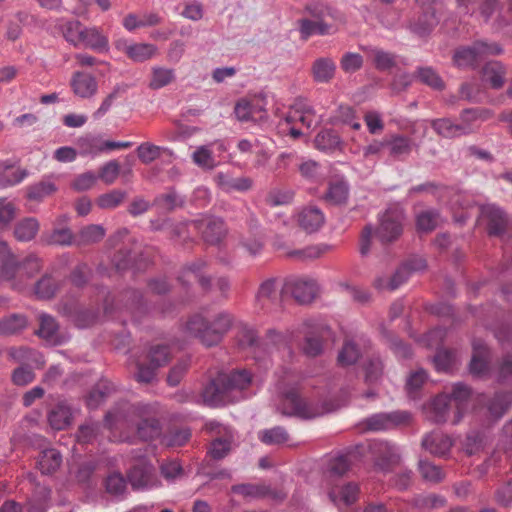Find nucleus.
I'll return each mask as SVG.
<instances>
[{
  "mask_svg": "<svg viewBox=\"0 0 512 512\" xmlns=\"http://www.w3.org/2000/svg\"><path fill=\"white\" fill-rule=\"evenodd\" d=\"M233 324V316L222 311L213 321L207 320L201 314L192 315L186 322V332L198 339L206 347L218 345Z\"/></svg>",
  "mask_w": 512,
  "mask_h": 512,
  "instance_id": "f257e3e1",
  "label": "nucleus"
},
{
  "mask_svg": "<svg viewBox=\"0 0 512 512\" xmlns=\"http://www.w3.org/2000/svg\"><path fill=\"white\" fill-rule=\"evenodd\" d=\"M282 414L301 420H312L322 416L324 412L317 402L302 396L297 387L291 386L283 392Z\"/></svg>",
  "mask_w": 512,
  "mask_h": 512,
  "instance_id": "f03ea898",
  "label": "nucleus"
},
{
  "mask_svg": "<svg viewBox=\"0 0 512 512\" xmlns=\"http://www.w3.org/2000/svg\"><path fill=\"white\" fill-rule=\"evenodd\" d=\"M414 415L407 410H394L390 412H378L364 418L362 425L365 430L371 432H387L406 427L413 422Z\"/></svg>",
  "mask_w": 512,
  "mask_h": 512,
  "instance_id": "7ed1b4c3",
  "label": "nucleus"
},
{
  "mask_svg": "<svg viewBox=\"0 0 512 512\" xmlns=\"http://www.w3.org/2000/svg\"><path fill=\"white\" fill-rule=\"evenodd\" d=\"M404 213L399 206L388 208L379 218L380 224L375 231L376 237L383 243L396 241L403 233Z\"/></svg>",
  "mask_w": 512,
  "mask_h": 512,
  "instance_id": "20e7f679",
  "label": "nucleus"
},
{
  "mask_svg": "<svg viewBox=\"0 0 512 512\" xmlns=\"http://www.w3.org/2000/svg\"><path fill=\"white\" fill-rule=\"evenodd\" d=\"M129 483L134 490H149L160 486L156 468L147 461H138L129 469Z\"/></svg>",
  "mask_w": 512,
  "mask_h": 512,
  "instance_id": "39448f33",
  "label": "nucleus"
},
{
  "mask_svg": "<svg viewBox=\"0 0 512 512\" xmlns=\"http://www.w3.org/2000/svg\"><path fill=\"white\" fill-rule=\"evenodd\" d=\"M282 294L292 296L300 304H308L316 297L317 283L312 279L289 277L284 282Z\"/></svg>",
  "mask_w": 512,
  "mask_h": 512,
  "instance_id": "423d86ee",
  "label": "nucleus"
},
{
  "mask_svg": "<svg viewBox=\"0 0 512 512\" xmlns=\"http://www.w3.org/2000/svg\"><path fill=\"white\" fill-rule=\"evenodd\" d=\"M415 271L416 259L409 258L400 264L392 276H377L373 285L378 291H395L404 284Z\"/></svg>",
  "mask_w": 512,
  "mask_h": 512,
  "instance_id": "0eeeda50",
  "label": "nucleus"
},
{
  "mask_svg": "<svg viewBox=\"0 0 512 512\" xmlns=\"http://www.w3.org/2000/svg\"><path fill=\"white\" fill-rule=\"evenodd\" d=\"M374 457L375 465L382 471H388L399 462L398 448L388 441L375 440L367 447Z\"/></svg>",
  "mask_w": 512,
  "mask_h": 512,
  "instance_id": "6e6552de",
  "label": "nucleus"
},
{
  "mask_svg": "<svg viewBox=\"0 0 512 512\" xmlns=\"http://www.w3.org/2000/svg\"><path fill=\"white\" fill-rule=\"evenodd\" d=\"M481 216L487 221L489 235L499 236L504 239L510 230V220L499 207L489 204L481 208Z\"/></svg>",
  "mask_w": 512,
  "mask_h": 512,
  "instance_id": "1a4fd4ad",
  "label": "nucleus"
},
{
  "mask_svg": "<svg viewBox=\"0 0 512 512\" xmlns=\"http://www.w3.org/2000/svg\"><path fill=\"white\" fill-rule=\"evenodd\" d=\"M115 47L123 52L134 62H145L153 58L157 53V46L150 43H131L127 39H118L115 41Z\"/></svg>",
  "mask_w": 512,
  "mask_h": 512,
  "instance_id": "9d476101",
  "label": "nucleus"
},
{
  "mask_svg": "<svg viewBox=\"0 0 512 512\" xmlns=\"http://www.w3.org/2000/svg\"><path fill=\"white\" fill-rule=\"evenodd\" d=\"M480 74L484 85L494 90H500L506 83L508 67L501 61L491 60L482 66Z\"/></svg>",
  "mask_w": 512,
  "mask_h": 512,
  "instance_id": "9b49d317",
  "label": "nucleus"
},
{
  "mask_svg": "<svg viewBox=\"0 0 512 512\" xmlns=\"http://www.w3.org/2000/svg\"><path fill=\"white\" fill-rule=\"evenodd\" d=\"M230 390L226 385L223 374L211 379L203 388L202 397L204 402L211 407L224 405Z\"/></svg>",
  "mask_w": 512,
  "mask_h": 512,
  "instance_id": "f8f14e48",
  "label": "nucleus"
},
{
  "mask_svg": "<svg viewBox=\"0 0 512 512\" xmlns=\"http://www.w3.org/2000/svg\"><path fill=\"white\" fill-rule=\"evenodd\" d=\"M231 491L246 498L261 499L269 497L277 500L284 499V495L281 492L272 489L271 486L264 483L235 484L231 487Z\"/></svg>",
  "mask_w": 512,
  "mask_h": 512,
  "instance_id": "ddd939ff",
  "label": "nucleus"
},
{
  "mask_svg": "<svg viewBox=\"0 0 512 512\" xmlns=\"http://www.w3.org/2000/svg\"><path fill=\"white\" fill-rule=\"evenodd\" d=\"M350 194V184L343 176H335L329 180L324 200L334 206L347 204Z\"/></svg>",
  "mask_w": 512,
  "mask_h": 512,
  "instance_id": "4468645a",
  "label": "nucleus"
},
{
  "mask_svg": "<svg viewBox=\"0 0 512 512\" xmlns=\"http://www.w3.org/2000/svg\"><path fill=\"white\" fill-rule=\"evenodd\" d=\"M195 226L201 233L203 240L208 244H218L224 236V222L220 218L205 217L195 221Z\"/></svg>",
  "mask_w": 512,
  "mask_h": 512,
  "instance_id": "2eb2a0df",
  "label": "nucleus"
},
{
  "mask_svg": "<svg viewBox=\"0 0 512 512\" xmlns=\"http://www.w3.org/2000/svg\"><path fill=\"white\" fill-rule=\"evenodd\" d=\"M448 396L450 403L454 407L452 424H458L467 410L471 389L465 384L456 383L453 385L451 394Z\"/></svg>",
  "mask_w": 512,
  "mask_h": 512,
  "instance_id": "dca6fc26",
  "label": "nucleus"
},
{
  "mask_svg": "<svg viewBox=\"0 0 512 512\" xmlns=\"http://www.w3.org/2000/svg\"><path fill=\"white\" fill-rule=\"evenodd\" d=\"M121 297L125 308L135 319L140 320L150 312V306L140 290L134 288L125 289Z\"/></svg>",
  "mask_w": 512,
  "mask_h": 512,
  "instance_id": "f3484780",
  "label": "nucleus"
},
{
  "mask_svg": "<svg viewBox=\"0 0 512 512\" xmlns=\"http://www.w3.org/2000/svg\"><path fill=\"white\" fill-rule=\"evenodd\" d=\"M145 409V405H133V410L139 414V416H141V419L137 424V435L143 441H150L161 434L162 427L160 421L157 418L143 416Z\"/></svg>",
  "mask_w": 512,
  "mask_h": 512,
  "instance_id": "a211bd4d",
  "label": "nucleus"
},
{
  "mask_svg": "<svg viewBox=\"0 0 512 512\" xmlns=\"http://www.w3.org/2000/svg\"><path fill=\"white\" fill-rule=\"evenodd\" d=\"M70 85L74 94L83 99L91 98L98 90L96 78L93 75L82 71H76L73 73Z\"/></svg>",
  "mask_w": 512,
  "mask_h": 512,
  "instance_id": "6ab92c4d",
  "label": "nucleus"
},
{
  "mask_svg": "<svg viewBox=\"0 0 512 512\" xmlns=\"http://www.w3.org/2000/svg\"><path fill=\"white\" fill-rule=\"evenodd\" d=\"M363 448V445L348 447L344 452L332 458L328 464L329 472L335 476L344 475L350 469L351 464L358 460L360 450Z\"/></svg>",
  "mask_w": 512,
  "mask_h": 512,
  "instance_id": "aec40b11",
  "label": "nucleus"
},
{
  "mask_svg": "<svg viewBox=\"0 0 512 512\" xmlns=\"http://www.w3.org/2000/svg\"><path fill=\"white\" fill-rule=\"evenodd\" d=\"M454 407L450 403L448 394L436 396L428 407V417L435 423H452Z\"/></svg>",
  "mask_w": 512,
  "mask_h": 512,
  "instance_id": "412c9836",
  "label": "nucleus"
},
{
  "mask_svg": "<svg viewBox=\"0 0 512 512\" xmlns=\"http://www.w3.org/2000/svg\"><path fill=\"white\" fill-rule=\"evenodd\" d=\"M73 419V408L66 401H59L49 411L47 420L54 430H64Z\"/></svg>",
  "mask_w": 512,
  "mask_h": 512,
  "instance_id": "4be33fe9",
  "label": "nucleus"
},
{
  "mask_svg": "<svg viewBox=\"0 0 512 512\" xmlns=\"http://www.w3.org/2000/svg\"><path fill=\"white\" fill-rule=\"evenodd\" d=\"M298 31L301 40H308L310 37L319 35H332L335 32L333 24L327 21H316L310 18H301L298 20Z\"/></svg>",
  "mask_w": 512,
  "mask_h": 512,
  "instance_id": "5701e85b",
  "label": "nucleus"
},
{
  "mask_svg": "<svg viewBox=\"0 0 512 512\" xmlns=\"http://www.w3.org/2000/svg\"><path fill=\"white\" fill-rule=\"evenodd\" d=\"M452 444V439L441 431H433L422 439V447L436 456H444Z\"/></svg>",
  "mask_w": 512,
  "mask_h": 512,
  "instance_id": "b1692460",
  "label": "nucleus"
},
{
  "mask_svg": "<svg viewBox=\"0 0 512 512\" xmlns=\"http://www.w3.org/2000/svg\"><path fill=\"white\" fill-rule=\"evenodd\" d=\"M470 373L474 376H484L489 369V350L480 340L473 342V355L470 361Z\"/></svg>",
  "mask_w": 512,
  "mask_h": 512,
  "instance_id": "393cba45",
  "label": "nucleus"
},
{
  "mask_svg": "<svg viewBox=\"0 0 512 512\" xmlns=\"http://www.w3.org/2000/svg\"><path fill=\"white\" fill-rule=\"evenodd\" d=\"M421 3L422 16H418V35L420 32L430 31L438 23L437 11L441 8V4L436 0H418Z\"/></svg>",
  "mask_w": 512,
  "mask_h": 512,
  "instance_id": "a878e982",
  "label": "nucleus"
},
{
  "mask_svg": "<svg viewBox=\"0 0 512 512\" xmlns=\"http://www.w3.org/2000/svg\"><path fill=\"white\" fill-rule=\"evenodd\" d=\"M360 489L357 483L348 482L340 487L333 488L329 492L330 500L340 506H351L358 500Z\"/></svg>",
  "mask_w": 512,
  "mask_h": 512,
  "instance_id": "bb28decb",
  "label": "nucleus"
},
{
  "mask_svg": "<svg viewBox=\"0 0 512 512\" xmlns=\"http://www.w3.org/2000/svg\"><path fill=\"white\" fill-rule=\"evenodd\" d=\"M315 147L322 152L331 154L337 150H342L343 141L339 134L329 128L320 130L314 139Z\"/></svg>",
  "mask_w": 512,
  "mask_h": 512,
  "instance_id": "cd10ccee",
  "label": "nucleus"
},
{
  "mask_svg": "<svg viewBox=\"0 0 512 512\" xmlns=\"http://www.w3.org/2000/svg\"><path fill=\"white\" fill-rule=\"evenodd\" d=\"M40 325L36 334L45 339L48 343L53 345H61L63 343L60 334L59 326L55 318L52 316L42 313L39 317Z\"/></svg>",
  "mask_w": 512,
  "mask_h": 512,
  "instance_id": "c85d7f7f",
  "label": "nucleus"
},
{
  "mask_svg": "<svg viewBox=\"0 0 512 512\" xmlns=\"http://www.w3.org/2000/svg\"><path fill=\"white\" fill-rule=\"evenodd\" d=\"M336 63L330 57L317 58L312 64V76L317 83H329L335 76Z\"/></svg>",
  "mask_w": 512,
  "mask_h": 512,
  "instance_id": "c756f323",
  "label": "nucleus"
},
{
  "mask_svg": "<svg viewBox=\"0 0 512 512\" xmlns=\"http://www.w3.org/2000/svg\"><path fill=\"white\" fill-rule=\"evenodd\" d=\"M57 191L53 176H44L39 182L31 184L26 188V196L31 201L41 202L46 197Z\"/></svg>",
  "mask_w": 512,
  "mask_h": 512,
  "instance_id": "7c9ffc66",
  "label": "nucleus"
},
{
  "mask_svg": "<svg viewBox=\"0 0 512 512\" xmlns=\"http://www.w3.org/2000/svg\"><path fill=\"white\" fill-rule=\"evenodd\" d=\"M81 45L98 53L109 50L108 38L97 27H85L81 37Z\"/></svg>",
  "mask_w": 512,
  "mask_h": 512,
  "instance_id": "2f4dec72",
  "label": "nucleus"
},
{
  "mask_svg": "<svg viewBox=\"0 0 512 512\" xmlns=\"http://www.w3.org/2000/svg\"><path fill=\"white\" fill-rule=\"evenodd\" d=\"M324 214L316 206L304 208L299 214V225L309 233L317 231L324 223Z\"/></svg>",
  "mask_w": 512,
  "mask_h": 512,
  "instance_id": "473e14b6",
  "label": "nucleus"
},
{
  "mask_svg": "<svg viewBox=\"0 0 512 512\" xmlns=\"http://www.w3.org/2000/svg\"><path fill=\"white\" fill-rule=\"evenodd\" d=\"M62 464V455L55 449H45L40 452L37 465L43 475H51L56 472Z\"/></svg>",
  "mask_w": 512,
  "mask_h": 512,
  "instance_id": "72a5a7b5",
  "label": "nucleus"
},
{
  "mask_svg": "<svg viewBox=\"0 0 512 512\" xmlns=\"http://www.w3.org/2000/svg\"><path fill=\"white\" fill-rule=\"evenodd\" d=\"M492 113L488 109H480V108H471L464 110L460 115V123L459 126H467L469 130L466 134H470L477 130L480 126V123L490 119Z\"/></svg>",
  "mask_w": 512,
  "mask_h": 512,
  "instance_id": "f704fd0d",
  "label": "nucleus"
},
{
  "mask_svg": "<svg viewBox=\"0 0 512 512\" xmlns=\"http://www.w3.org/2000/svg\"><path fill=\"white\" fill-rule=\"evenodd\" d=\"M58 28L67 42L75 47L81 45V37L85 26L77 19H61L58 23Z\"/></svg>",
  "mask_w": 512,
  "mask_h": 512,
  "instance_id": "c9c22d12",
  "label": "nucleus"
},
{
  "mask_svg": "<svg viewBox=\"0 0 512 512\" xmlns=\"http://www.w3.org/2000/svg\"><path fill=\"white\" fill-rule=\"evenodd\" d=\"M42 240L48 245L68 247L76 245V234L68 227H55L51 232L44 233Z\"/></svg>",
  "mask_w": 512,
  "mask_h": 512,
  "instance_id": "e433bc0d",
  "label": "nucleus"
},
{
  "mask_svg": "<svg viewBox=\"0 0 512 512\" xmlns=\"http://www.w3.org/2000/svg\"><path fill=\"white\" fill-rule=\"evenodd\" d=\"M364 381L368 386L377 385L382 378L384 365L379 355L373 354L365 359L362 364Z\"/></svg>",
  "mask_w": 512,
  "mask_h": 512,
  "instance_id": "4c0bfd02",
  "label": "nucleus"
},
{
  "mask_svg": "<svg viewBox=\"0 0 512 512\" xmlns=\"http://www.w3.org/2000/svg\"><path fill=\"white\" fill-rule=\"evenodd\" d=\"M304 11L309 14L312 20L316 21H326L327 18L332 20L339 19L337 9L320 1H309L304 7Z\"/></svg>",
  "mask_w": 512,
  "mask_h": 512,
  "instance_id": "58836bf2",
  "label": "nucleus"
},
{
  "mask_svg": "<svg viewBox=\"0 0 512 512\" xmlns=\"http://www.w3.org/2000/svg\"><path fill=\"white\" fill-rule=\"evenodd\" d=\"M186 199L180 195L174 187H169L166 193L159 194L154 199V205L172 212L177 208L184 207Z\"/></svg>",
  "mask_w": 512,
  "mask_h": 512,
  "instance_id": "ea45409f",
  "label": "nucleus"
},
{
  "mask_svg": "<svg viewBox=\"0 0 512 512\" xmlns=\"http://www.w3.org/2000/svg\"><path fill=\"white\" fill-rule=\"evenodd\" d=\"M60 288V281L52 274H44L34 285V293L38 299L50 300Z\"/></svg>",
  "mask_w": 512,
  "mask_h": 512,
  "instance_id": "a19ab883",
  "label": "nucleus"
},
{
  "mask_svg": "<svg viewBox=\"0 0 512 512\" xmlns=\"http://www.w3.org/2000/svg\"><path fill=\"white\" fill-rule=\"evenodd\" d=\"M512 405V391L497 392L487 404V409L490 416L498 420Z\"/></svg>",
  "mask_w": 512,
  "mask_h": 512,
  "instance_id": "79ce46f5",
  "label": "nucleus"
},
{
  "mask_svg": "<svg viewBox=\"0 0 512 512\" xmlns=\"http://www.w3.org/2000/svg\"><path fill=\"white\" fill-rule=\"evenodd\" d=\"M39 227V221L35 217H26L16 223L13 233L18 241L29 242L35 238Z\"/></svg>",
  "mask_w": 512,
  "mask_h": 512,
  "instance_id": "37998d69",
  "label": "nucleus"
},
{
  "mask_svg": "<svg viewBox=\"0 0 512 512\" xmlns=\"http://www.w3.org/2000/svg\"><path fill=\"white\" fill-rule=\"evenodd\" d=\"M18 257L14 255L7 242L0 240V275L10 280L15 278V263Z\"/></svg>",
  "mask_w": 512,
  "mask_h": 512,
  "instance_id": "c03bdc74",
  "label": "nucleus"
},
{
  "mask_svg": "<svg viewBox=\"0 0 512 512\" xmlns=\"http://www.w3.org/2000/svg\"><path fill=\"white\" fill-rule=\"evenodd\" d=\"M28 325L25 315L13 313L0 319V336H10L23 331Z\"/></svg>",
  "mask_w": 512,
  "mask_h": 512,
  "instance_id": "a18cd8bd",
  "label": "nucleus"
},
{
  "mask_svg": "<svg viewBox=\"0 0 512 512\" xmlns=\"http://www.w3.org/2000/svg\"><path fill=\"white\" fill-rule=\"evenodd\" d=\"M106 492L117 500H123L127 494V482L119 472L107 476L104 482Z\"/></svg>",
  "mask_w": 512,
  "mask_h": 512,
  "instance_id": "49530a36",
  "label": "nucleus"
},
{
  "mask_svg": "<svg viewBox=\"0 0 512 512\" xmlns=\"http://www.w3.org/2000/svg\"><path fill=\"white\" fill-rule=\"evenodd\" d=\"M171 348L167 344H155L149 348L146 360L157 370L166 366L171 360Z\"/></svg>",
  "mask_w": 512,
  "mask_h": 512,
  "instance_id": "de8ad7c7",
  "label": "nucleus"
},
{
  "mask_svg": "<svg viewBox=\"0 0 512 512\" xmlns=\"http://www.w3.org/2000/svg\"><path fill=\"white\" fill-rule=\"evenodd\" d=\"M104 236L105 230L101 225H87L76 234V246H84L100 242Z\"/></svg>",
  "mask_w": 512,
  "mask_h": 512,
  "instance_id": "09e8293b",
  "label": "nucleus"
},
{
  "mask_svg": "<svg viewBox=\"0 0 512 512\" xmlns=\"http://www.w3.org/2000/svg\"><path fill=\"white\" fill-rule=\"evenodd\" d=\"M102 425L98 421H86L81 424L76 432V438L79 444H93L97 441L101 432Z\"/></svg>",
  "mask_w": 512,
  "mask_h": 512,
  "instance_id": "8fccbe9b",
  "label": "nucleus"
},
{
  "mask_svg": "<svg viewBox=\"0 0 512 512\" xmlns=\"http://www.w3.org/2000/svg\"><path fill=\"white\" fill-rule=\"evenodd\" d=\"M479 59L474 43L471 46L458 48L453 55L454 64L459 68L475 67Z\"/></svg>",
  "mask_w": 512,
  "mask_h": 512,
  "instance_id": "3c124183",
  "label": "nucleus"
},
{
  "mask_svg": "<svg viewBox=\"0 0 512 512\" xmlns=\"http://www.w3.org/2000/svg\"><path fill=\"white\" fill-rule=\"evenodd\" d=\"M232 436H217L215 437L209 447L207 454L213 460L219 461L225 458L231 450Z\"/></svg>",
  "mask_w": 512,
  "mask_h": 512,
  "instance_id": "603ef678",
  "label": "nucleus"
},
{
  "mask_svg": "<svg viewBox=\"0 0 512 512\" xmlns=\"http://www.w3.org/2000/svg\"><path fill=\"white\" fill-rule=\"evenodd\" d=\"M434 130L441 136L452 138L461 135H466L469 130L467 126H459L452 122L450 119H439L432 122Z\"/></svg>",
  "mask_w": 512,
  "mask_h": 512,
  "instance_id": "864d4df0",
  "label": "nucleus"
},
{
  "mask_svg": "<svg viewBox=\"0 0 512 512\" xmlns=\"http://www.w3.org/2000/svg\"><path fill=\"white\" fill-rule=\"evenodd\" d=\"M219 184L225 192H246L252 187V180L248 177H229L219 174Z\"/></svg>",
  "mask_w": 512,
  "mask_h": 512,
  "instance_id": "5fc2aeb1",
  "label": "nucleus"
},
{
  "mask_svg": "<svg viewBox=\"0 0 512 512\" xmlns=\"http://www.w3.org/2000/svg\"><path fill=\"white\" fill-rule=\"evenodd\" d=\"M258 439L266 445H280L289 440V434L282 426L259 431Z\"/></svg>",
  "mask_w": 512,
  "mask_h": 512,
  "instance_id": "6e6d98bb",
  "label": "nucleus"
},
{
  "mask_svg": "<svg viewBox=\"0 0 512 512\" xmlns=\"http://www.w3.org/2000/svg\"><path fill=\"white\" fill-rule=\"evenodd\" d=\"M191 437V430L188 427H181L167 431L163 434L161 442L167 447H181Z\"/></svg>",
  "mask_w": 512,
  "mask_h": 512,
  "instance_id": "4d7b16f0",
  "label": "nucleus"
},
{
  "mask_svg": "<svg viewBox=\"0 0 512 512\" xmlns=\"http://www.w3.org/2000/svg\"><path fill=\"white\" fill-rule=\"evenodd\" d=\"M362 353L359 346L352 340L345 341L341 350L338 353V363L341 366L354 365Z\"/></svg>",
  "mask_w": 512,
  "mask_h": 512,
  "instance_id": "13d9d810",
  "label": "nucleus"
},
{
  "mask_svg": "<svg viewBox=\"0 0 512 512\" xmlns=\"http://www.w3.org/2000/svg\"><path fill=\"white\" fill-rule=\"evenodd\" d=\"M40 260L36 255L30 254L15 263V277L26 275L34 276L40 269Z\"/></svg>",
  "mask_w": 512,
  "mask_h": 512,
  "instance_id": "bf43d9fd",
  "label": "nucleus"
},
{
  "mask_svg": "<svg viewBox=\"0 0 512 512\" xmlns=\"http://www.w3.org/2000/svg\"><path fill=\"white\" fill-rule=\"evenodd\" d=\"M137 253L128 248H120L117 252H115L112 262L114 263L115 268L119 272H124L128 269L136 268Z\"/></svg>",
  "mask_w": 512,
  "mask_h": 512,
  "instance_id": "052dcab7",
  "label": "nucleus"
},
{
  "mask_svg": "<svg viewBox=\"0 0 512 512\" xmlns=\"http://www.w3.org/2000/svg\"><path fill=\"white\" fill-rule=\"evenodd\" d=\"M103 145L104 141L93 136H87L78 141L79 152L82 156L95 157L105 152Z\"/></svg>",
  "mask_w": 512,
  "mask_h": 512,
  "instance_id": "680f3d73",
  "label": "nucleus"
},
{
  "mask_svg": "<svg viewBox=\"0 0 512 512\" xmlns=\"http://www.w3.org/2000/svg\"><path fill=\"white\" fill-rule=\"evenodd\" d=\"M371 61L375 68L381 72L388 71L396 66L395 55L382 49H373Z\"/></svg>",
  "mask_w": 512,
  "mask_h": 512,
  "instance_id": "e2e57ef3",
  "label": "nucleus"
},
{
  "mask_svg": "<svg viewBox=\"0 0 512 512\" xmlns=\"http://www.w3.org/2000/svg\"><path fill=\"white\" fill-rule=\"evenodd\" d=\"M126 197V191L121 189H114L100 195L97 199V205L101 209H114L118 207Z\"/></svg>",
  "mask_w": 512,
  "mask_h": 512,
  "instance_id": "0e129e2a",
  "label": "nucleus"
},
{
  "mask_svg": "<svg viewBox=\"0 0 512 512\" xmlns=\"http://www.w3.org/2000/svg\"><path fill=\"white\" fill-rule=\"evenodd\" d=\"M165 150L167 149L164 147L144 142L137 147L136 152L139 160L143 164L148 165L158 159L161 156V152Z\"/></svg>",
  "mask_w": 512,
  "mask_h": 512,
  "instance_id": "69168bd1",
  "label": "nucleus"
},
{
  "mask_svg": "<svg viewBox=\"0 0 512 512\" xmlns=\"http://www.w3.org/2000/svg\"><path fill=\"white\" fill-rule=\"evenodd\" d=\"M157 369L151 365L146 359L136 362V370L134 378L138 383L151 384L156 380Z\"/></svg>",
  "mask_w": 512,
  "mask_h": 512,
  "instance_id": "338daca9",
  "label": "nucleus"
},
{
  "mask_svg": "<svg viewBox=\"0 0 512 512\" xmlns=\"http://www.w3.org/2000/svg\"><path fill=\"white\" fill-rule=\"evenodd\" d=\"M175 79V73L173 69H167L162 67L152 68V79L149 87L152 89H160L167 86Z\"/></svg>",
  "mask_w": 512,
  "mask_h": 512,
  "instance_id": "774afa93",
  "label": "nucleus"
}]
</instances>
